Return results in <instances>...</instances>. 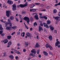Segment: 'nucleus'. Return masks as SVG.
<instances>
[{"label": "nucleus", "mask_w": 60, "mask_h": 60, "mask_svg": "<svg viewBox=\"0 0 60 60\" xmlns=\"http://www.w3.org/2000/svg\"><path fill=\"white\" fill-rule=\"evenodd\" d=\"M8 42V39H7L6 40V41L5 42H4V44H6V43H7Z\"/></svg>", "instance_id": "obj_34"}, {"label": "nucleus", "mask_w": 60, "mask_h": 60, "mask_svg": "<svg viewBox=\"0 0 60 60\" xmlns=\"http://www.w3.org/2000/svg\"><path fill=\"white\" fill-rule=\"evenodd\" d=\"M35 4H33L31 5L30 7V8H33L34 6H35Z\"/></svg>", "instance_id": "obj_25"}, {"label": "nucleus", "mask_w": 60, "mask_h": 60, "mask_svg": "<svg viewBox=\"0 0 60 60\" xmlns=\"http://www.w3.org/2000/svg\"><path fill=\"white\" fill-rule=\"evenodd\" d=\"M4 30V28H2V26L0 25V30Z\"/></svg>", "instance_id": "obj_31"}, {"label": "nucleus", "mask_w": 60, "mask_h": 60, "mask_svg": "<svg viewBox=\"0 0 60 60\" xmlns=\"http://www.w3.org/2000/svg\"><path fill=\"white\" fill-rule=\"evenodd\" d=\"M60 5V2L58 4H55V6H57V5Z\"/></svg>", "instance_id": "obj_30"}, {"label": "nucleus", "mask_w": 60, "mask_h": 60, "mask_svg": "<svg viewBox=\"0 0 60 60\" xmlns=\"http://www.w3.org/2000/svg\"><path fill=\"white\" fill-rule=\"evenodd\" d=\"M5 54H6V53L5 52H4V55H3L2 56L3 57H4V56H7V55H5Z\"/></svg>", "instance_id": "obj_24"}, {"label": "nucleus", "mask_w": 60, "mask_h": 60, "mask_svg": "<svg viewBox=\"0 0 60 60\" xmlns=\"http://www.w3.org/2000/svg\"><path fill=\"white\" fill-rule=\"evenodd\" d=\"M39 31H41V30L42 31H43V29H42V28L40 26H39Z\"/></svg>", "instance_id": "obj_11"}, {"label": "nucleus", "mask_w": 60, "mask_h": 60, "mask_svg": "<svg viewBox=\"0 0 60 60\" xmlns=\"http://www.w3.org/2000/svg\"><path fill=\"white\" fill-rule=\"evenodd\" d=\"M13 8H16V5L15 4H14L12 5Z\"/></svg>", "instance_id": "obj_33"}, {"label": "nucleus", "mask_w": 60, "mask_h": 60, "mask_svg": "<svg viewBox=\"0 0 60 60\" xmlns=\"http://www.w3.org/2000/svg\"><path fill=\"white\" fill-rule=\"evenodd\" d=\"M26 5L22 4H20L19 5V7H20L21 8H24L25 7H26Z\"/></svg>", "instance_id": "obj_9"}, {"label": "nucleus", "mask_w": 60, "mask_h": 60, "mask_svg": "<svg viewBox=\"0 0 60 60\" xmlns=\"http://www.w3.org/2000/svg\"><path fill=\"white\" fill-rule=\"evenodd\" d=\"M8 22H10L11 20H10V19H8Z\"/></svg>", "instance_id": "obj_43"}, {"label": "nucleus", "mask_w": 60, "mask_h": 60, "mask_svg": "<svg viewBox=\"0 0 60 60\" xmlns=\"http://www.w3.org/2000/svg\"><path fill=\"white\" fill-rule=\"evenodd\" d=\"M22 14H24L25 13V11H22Z\"/></svg>", "instance_id": "obj_44"}, {"label": "nucleus", "mask_w": 60, "mask_h": 60, "mask_svg": "<svg viewBox=\"0 0 60 60\" xmlns=\"http://www.w3.org/2000/svg\"><path fill=\"white\" fill-rule=\"evenodd\" d=\"M56 41H57V42L56 43L55 46H58V45L60 44V42H59V41H58V39H56Z\"/></svg>", "instance_id": "obj_3"}, {"label": "nucleus", "mask_w": 60, "mask_h": 60, "mask_svg": "<svg viewBox=\"0 0 60 60\" xmlns=\"http://www.w3.org/2000/svg\"><path fill=\"white\" fill-rule=\"evenodd\" d=\"M48 38H49L50 41H52V36H50Z\"/></svg>", "instance_id": "obj_14"}, {"label": "nucleus", "mask_w": 60, "mask_h": 60, "mask_svg": "<svg viewBox=\"0 0 60 60\" xmlns=\"http://www.w3.org/2000/svg\"><path fill=\"white\" fill-rule=\"evenodd\" d=\"M43 24L41 23L40 24V26H43Z\"/></svg>", "instance_id": "obj_55"}, {"label": "nucleus", "mask_w": 60, "mask_h": 60, "mask_svg": "<svg viewBox=\"0 0 60 60\" xmlns=\"http://www.w3.org/2000/svg\"><path fill=\"white\" fill-rule=\"evenodd\" d=\"M47 25H49L51 23V21H50V20H48L47 22Z\"/></svg>", "instance_id": "obj_18"}, {"label": "nucleus", "mask_w": 60, "mask_h": 60, "mask_svg": "<svg viewBox=\"0 0 60 60\" xmlns=\"http://www.w3.org/2000/svg\"><path fill=\"white\" fill-rule=\"evenodd\" d=\"M33 29V28H31L30 29V31H32V30Z\"/></svg>", "instance_id": "obj_62"}, {"label": "nucleus", "mask_w": 60, "mask_h": 60, "mask_svg": "<svg viewBox=\"0 0 60 60\" xmlns=\"http://www.w3.org/2000/svg\"><path fill=\"white\" fill-rule=\"evenodd\" d=\"M49 27L52 31H53L54 30V28H53V26H52L51 25L49 26Z\"/></svg>", "instance_id": "obj_10"}, {"label": "nucleus", "mask_w": 60, "mask_h": 60, "mask_svg": "<svg viewBox=\"0 0 60 60\" xmlns=\"http://www.w3.org/2000/svg\"><path fill=\"white\" fill-rule=\"evenodd\" d=\"M40 47V45H39V44L38 43H37L35 45V48H38V47Z\"/></svg>", "instance_id": "obj_6"}, {"label": "nucleus", "mask_w": 60, "mask_h": 60, "mask_svg": "<svg viewBox=\"0 0 60 60\" xmlns=\"http://www.w3.org/2000/svg\"><path fill=\"white\" fill-rule=\"evenodd\" d=\"M31 51L32 53H33L34 54H35L36 53L35 51H34V49H33Z\"/></svg>", "instance_id": "obj_15"}, {"label": "nucleus", "mask_w": 60, "mask_h": 60, "mask_svg": "<svg viewBox=\"0 0 60 60\" xmlns=\"http://www.w3.org/2000/svg\"><path fill=\"white\" fill-rule=\"evenodd\" d=\"M0 34H1V35H2V36H3V37H4V34L3 33H1Z\"/></svg>", "instance_id": "obj_45"}, {"label": "nucleus", "mask_w": 60, "mask_h": 60, "mask_svg": "<svg viewBox=\"0 0 60 60\" xmlns=\"http://www.w3.org/2000/svg\"><path fill=\"white\" fill-rule=\"evenodd\" d=\"M59 18H60V17L58 16H56L54 17V19L56 20H58V21H59L60 20Z\"/></svg>", "instance_id": "obj_8"}, {"label": "nucleus", "mask_w": 60, "mask_h": 60, "mask_svg": "<svg viewBox=\"0 0 60 60\" xmlns=\"http://www.w3.org/2000/svg\"><path fill=\"white\" fill-rule=\"evenodd\" d=\"M11 28L10 27H8L7 26L6 27V29L7 30H10V29Z\"/></svg>", "instance_id": "obj_21"}, {"label": "nucleus", "mask_w": 60, "mask_h": 60, "mask_svg": "<svg viewBox=\"0 0 60 60\" xmlns=\"http://www.w3.org/2000/svg\"><path fill=\"white\" fill-rule=\"evenodd\" d=\"M24 19L25 20L27 21V22L28 23V24H29L30 20H29V17L26 16L24 18Z\"/></svg>", "instance_id": "obj_1"}, {"label": "nucleus", "mask_w": 60, "mask_h": 60, "mask_svg": "<svg viewBox=\"0 0 60 60\" xmlns=\"http://www.w3.org/2000/svg\"><path fill=\"white\" fill-rule=\"evenodd\" d=\"M49 45L48 44H46L45 45V47L47 48H49Z\"/></svg>", "instance_id": "obj_27"}, {"label": "nucleus", "mask_w": 60, "mask_h": 60, "mask_svg": "<svg viewBox=\"0 0 60 60\" xmlns=\"http://www.w3.org/2000/svg\"><path fill=\"white\" fill-rule=\"evenodd\" d=\"M54 33H57V31H56V30H54Z\"/></svg>", "instance_id": "obj_56"}, {"label": "nucleus", "mask_w": 60, "mask_h": 60, "mask_svg": "<svg viewBox=\"0 0 60 60\" xmlns=\"http://www.w3.org/2000/svg\"><path fill=\"white\" fill-rule=\"evenodd\" d=\"M10 12V11L9 10L7 11L6 12L7 16L8 18L9 17V15H10L11 14Z\"/></svg>", "instance_id": "obj_2"}, {"label": "nucleus", "mask_w": 60, "mask_h": 60, "mask_svg": "<svg viewBox=\"0 0 60 60\" xmlns=\"http://www.w3.org/2000/svg\"><path fill=\"white\" fill-rule=\"evenodd\" d=\"M15 53H17V54H19L20 53L19 51H17V52H15Z\"/></svg>", "instance_id": "obj_41"}, {"label": "nucleus", "mask_w": 60, "mask_h": 60, "mask_svg": "<svg viewBox=\"0 0 60 60\" xmlns=\"http://www.w3.org/2000/svg\"><path fill=\"white\" fill-rule=\"evenodd\" d=\"M47 24H46V25H44V27H45L46 28H49V26H48V25H47Z\"/></svg>", "instance_id": "obj_26"}, {"label": "nucleus", "mask_w": 60, "mask_h": 60, "mask_svg": "<svg viewBox=\"0 0 60 60\" xmlns=\"http://www.w3.org/2000/svg\"><path fill=\"white\" fill-rule=\"evenodd\" d=\"M8 39V40H10L11 38V36L10 35H8L7 37Z\"/></svg>", "instance_id": "obj_12"}, {"label": "nucleus", "mask_w": 60, "mask_h": 60, "mask_svg": "<svg viewBox=\"0 0 60 60\" xmlns=\"http://www.w3.org/2000/svg\"><path fill=\"white\" fill-rule=\"evenodd\" d=\"M27 43H28V42H27L26 43H25V45L27 46H28V45Z\"/></svg>", "instance_id": "obj_47"}, {"label": "nucleus", "mask_w": 60, "mask_h": 60, "mask_svg": "<svg viewBox=\"0 0 60 60\" xmlns=\"http://www.w3.org/2000/svg\"><path fill=\"white\" fill-rule=\"evenodd\" d=\"M9 57L11 59H13L14 58V57L13 55H10Z\"/></svg>", "instance_id": "obj_19"}, {"label": "nucleus", "mask_w": 60, "mask_h": 60, "mask_svg": "<svg viewBox=\"0 0 60 60\" xmlns=\"http://www.w3.org/2000/svg\"><path fill=\"white\" fill-rule=\"evenodd\" d=\"M33 53H31L29 55L30 56H33Z\"/></svg>", "instance_id": "obj_40"}, {"label": "nucleus", "mask_w": 60, "mask_h": 60, "mask_svg": "<svg viewBox=\"0 0 60 60\" xmlns=\"http://www.w3.org/2000/svg\"><path fill=\"white\" fill-rule=\"evenodd\" d=\"M12 42L11 41H10L8 44V45H11L12 44Z\"/></svg>", "instance_id": "obj_17"}, {"label": "nucleus", "mask_w": 60, "mask_h": 60, "mask_svg": "<svg viewBox=\"0 0 60 60\" xmlns=\"http://www.w3.org/2000/svg\"><path fill=\"white\" fill-rule=\"evenodd\" d=\"M14 52H13V51H11V54H13Z\"/></svg>", "instance_id": "obj_58"}, {"label": "nucleus", "mask_w": 60, "mask_h": 60, "mask_svg": "<svg viewBox=\"0 0 60 60\" xmlns=\"http://www.w3.org/2000/svg\"><path fill=\"white\" fill-rule=\"evenodd\" d=\"M22 34H23V35L22 36V37H25V33L24 32H22Z\"/></svg>", "instance_id": "obj_39"}, {"label": "nucleus", "mask_w": 60, "mask_h": 60, "mask_svg": "<svg viewBox=\"0 0 60 60\" xmlns=\"http://www.w3.org/2000/svg\"><path fill=\"white\" fill-rule=\"evenodd\" d=\"M14 17L12 16H11L10 17V19L11 20H13V19H14Z\"/></svg>", "instance_id": "obj_16"}, {"label": "nucleus", "mask_w": 60, "mask_h": 60, "mask_svg": "<svg viewBox=\"0 0 60 60\" xmlns=\"http://www.w3.org/2000/svg\"><path fill=\"white\" fill-rule=\"evenodd\" d=\"M7 3H8V4H13V2L10 0H8L7 1Z\"/></svg>", "instance_id": "obj_7"}, {"label": "nucleus", "mask_w": 60, "mask_h": 60, "mask_svg": "<svg viewBox=\"0 0 60 60\" xmlns=\"http://www.w3.org/2000/svg\"><path fill=\"white\" fill-rule=\"evenodd\" d=\"M15 19L16 21H19V19H18L16 17H15Z\"/></svg>", "instance_id": "obj_51"}, {"label": "nucleus", "mask_w": 60, "mask_h": 60, "mask_svg": "<svg viewBox=\"0 0 60 60\" xmlns=\"http://www.w3.org/2000/svg\"><path fill=\"white\" fill-rule=\"evenodd\" d=\"M8 24H9V26L10 27H12V23L11 22H8L7 25H8Z\"/></svg>", "instance_id": "obj_13"}, {"label": "nucleus", "mask_w": 60, "mask_h": 60, "mask_svg": "<svg viewBox=\"0 0 60 60\" xmlns=\"http://www.w3.org/2000/svg\"><path fill=\"white\" fill-rule=\"evenodd\" d=\"M36 11V9H32V11L35 12Z\"/></svg>", "instance_id": "obj_35"}, {"label": "nucleus", "mask_w": 60, "mask_h": 60, "mask_svg": "<svg viewBox=\"0 0 60 60\" xmlns=\"http://www.w3.org/2000/svg\"><path fill=\"white\" fill-rule=\"evenodd\" d=\"M26 35L27 36V37H32V34H30V33L28 32L26 33Z\"/></svg>", "instance_id": "obj_4"}, {"label": "nucleus", "mask_w": 60, "mask_h": 60, "mask_svg": "<svg viewBox=\"0 0 60 60\" xmlns=\"http://www.w3.org/2000/svg\"><path fill=\"white\" fill-rule=\"evenodd\" d=\"M49 48H50V49H51V50H52V48L51 46L50 45H49Z\"/></svg>", "instance_id": "obj_38"}, {"label": "nucleus", "mask_w": 60, "mask_h": 60, "mask_svg": "<svg viewBox=\"0 0 60 60\" xmlns=\"http://www.w3.org/2000/svg\"><path fill=\"white\" fill-rule=\"evenodd\" d=\"M2 22L3 23H5L6 25H7V23L6 22V21H4L3 22Z\"/></svg>", "instance_id": "obj_37"}, {"label": "nucleus", "mask_w": 60, "mask_h": 60, "mask_svg": "<svg viewBox=\"0 0 60 60\" xmlns=\"http://www.w3.org/2000/svg\"><path fill=\"white\" fill-rule=\"evenodd\" d=\"M34 18L37 20L39 19V17H38V14H36L34 16Z\"/></svg>", "instance_id": "obj_5"}, {"label": "nucleus", "mask_w": 60, "mask_h": 60, "mask_svg": "<svg viewBox=\"0 0 60 60\" xmlns=\"http://www.w3.org/2000/svg\"><path fill=\"white\" fill-rule=\"evenodd\" d=\"M15 34V32H13V33H12L11 34V35H13V34Z\"/></svg>", "instance_id": "obj_52"}, {"label": "nucleus", "mask_w": 60, "mask_h": 60, "mask_svg": "<svg viewBox=\"0 0 60 60\" xmlns=\"http://www.w3.org/2000/svg\"><path fill=\"white\" fill-rule=\"evenodd\" d=\"M31 59V57H29L28 58V60H29V59Z\"/></svg>", "instance_id": "obj_63"}, {"label": "nucleus", "mask_w": 60, "mask_h": 60, "mask_svg": "<svg viewBox=\"0 0 60 60\" xmlns=\"http://www.w3.org/2000/svg\"><path fill=\"white\" fill-rule=\"evenodd\" d=\"M3 33V30L0 31V34H2Z\"/></svg>", "instance_id": "obj_48"}, {"label": "nucleus", "mask_w": 60, "mask_h": 60, "mask_svg": "<svg viewBox=\"0 0 60 60\" xmlns=\"http://www.w3.org/2000/svg\"><path fill=\"white\" fill-rule=\"evenodd\" d=\"M32 56L33 57H34V56H35V54H34Z\"/></svg>", "instance_id": "obj_60"}, {"label": "nucleus", "mask_w": 60, "mask_h": 60, "mask_svg": "<svg viewBox=\"0 0 60 60\" xmlns=\"http://www.w3.org/2000/svg\"><path fill=\"white\" fill-rule=\"evenodd\" d=\"M24 5H25V7H26V6H27V5H27V2H26V3L25 4H24Z\"/></svg>", "instance_id": "obj_50"}, {"label": "nucleus", "mask_w": 60, "mask_h": 60, "mask_svg": "<svg viewBox=\"0 0 60 60\" xmlns=\"http://www.w3.org/2000/svg\"><path fill=\"white\" fill-rule=\"evenodd\" d=\"M39 15L40 16H42V14H41V13H39Z\"/></svg>", "instance_id": "obj_64"}, {"label": "nucleus", "mask_w": 60, "mask_h": 60, "mask_svg": "<svg viewBox=\"0 0 60 60\" xmlns=\"http://www.w3.org/2000/svg\"><path fill=\"white\" fill-rule=\"evenodd\" d=\"M39 52H40V50H38L37 51V54H39Z\"/></svg>", "instance_id": "obj_46"}, {"label": "nucleus", "mask_w": 60, "mask_h": 60, "mask_svg": "<svg viewBox=\"0 0 60 60\" xmlns=\"http://www.w3.org/2000/svg\"><path fill=\"white\" fill-rule=\"evenodd\" d=\"M38 57H40V58H41V55H39V56H38Z\"/></svg>", "instance_id": "obj_61"}, {"label": "nucleus", "mask_w": 60, "mask_h": 60, "mask_svg": "<svg viewBox=\"0 0 60 60\" xmlns=\"http://www.w3.org/2000/svg\"><path fill=\"white\" fill-rule=\"evenodd\" d=\"M44 54L45 56H47V55H48V53L46 52H44Z\"/></svg>", "instance_id": "obj_23"}, {"label": "nucleus", "mask_w": 60, "mask_h": 60, "mask_svg": "<svg viewBox=\"0 0 60 60\" xmlns=\"http://www.w3.org/2000/svg\"><path fill=\"white\" fill-rule=\"evenodd\" d=\"M42 18H44L45 19L47 20L48 19V17H47V16H43V17H42Z\"/></svg>", "instance_id": "obj_20"}, {"label": "nucleus", "mask_w": 60, "mask_h": 60, "mask_svg": "<svg viewBox=\"0 0 60 60\" xmlns=\"http://www.w3.org/2000/svg\"><path fill=\"white\" fill-rule=\"evenodd\" d=\"M18 58V56H15V59H17Z\"/></svg>", "instance_id": "obj_57"}, {"label": "nucleus", "mask_w": 60, "mask_h": 60, "mask_svg": "<svg viewBox=\"0 0 60 60\" xmlns=\"http://www.w3.org/2000/svg\"><path fill=\"white\" fill-rule=\"evenodd\" d=\"M30 20L31 21H33L34 20H33V18L32 17H31L30 18Z\"/></svg>", "instance_id": "obj_29"}, {"label": "nucleus", "mask_w": 60, "mask_h": 60, "mask_svg": "<svg viewBox=\"0 0 60 60\" xmlns=\"http://www.w3.org/2000/svg\"><path fill=\"white\" fill-rule=\"evenodd\" d=\"M17 27V26H13L11 28L12 29H14L16 28Z\"/></svg>", "instance_id": "obj_32"}, {"label": "nucleus", "mask_w": 60, "mask_h": 60, "mask_svg": "<svg viewBox=\"0 0 60 60\" xmlns=\"http://www.w3.org/2000/svg\"><path fill=\"white\" fill-rule=\"evenodd\" d=\"M20 32L19 31H18V32H17V34H18V35H19V34H20Z\"/></svg>", "instance_id": "obj_42"}, {"label": "nucleus", "mask_w": 60, "mask_h": 60, "mask_svg": "<svg viewBox=\"0 0 60 60\" xmlns=\"http://www.w3.org/2000/svg\"><path fill=\"white\" fill-rule=\"evenodd\" d=\"M12 9L13 11H15L16 10V8H12Z\"/></svg>", "instance_id": "obj_36"}, {"label": "nucleus", "mask_w": 60, "mask_h": 60, "mask_svg": "<svg viewBox=\"0 0 60 60\" xmlns=\"http://www.w3.org/2000/svg\"><path fill=\"white\" fill-rule=\"evenodd\" d=\"M35 4L36 5H38V4H40V3H36Z\"/></svg>", "instance_id": "obj_49"}, {"label": "nucleus", "mask_w": 60, "mask_h": 60, "mask_svg": "<svg viewBox=\"0 0 60 60\" xmlns=\"http://www.w3.org/2000/svg\"><path fill=\"white\" fill-rule=\"evenodd\" d=\"M23 50V52H26V50L25 49H24Z\"/></svg>", "instance_id": "obj_59"}, {"label": "nucleus", "mask_w": 60, "mask_h": 60, "mask_svg": "<svg viewBox=\"0 0 60 60\" xmlns=\"http://www.w3.org/2000/svg\"><path fill=\"white\" fill-rule=\"evenodd\" d=\"M34 26H36L37 25V24L36 23V22L34 23Z\"/></svg>", "instance_id": "obj_28"}, {"label": "nucleus", "mask_w": 60, "mask_h": 60, "mask_svg": "<svg viewBox=\"0 0 60 60\" xmlns=\"http://www.w3.org/2000/svg\"><path fill=\"white\" fill-rule=\"evenodd\" d=\"M40 7H43V4H41L40 5Z\"/></svg>", "instance_id": "obj_54"}, {"label": "nucleus", "mask_w": 60, "mask_h": 60, "mask_svg": "<svg viewBox=\"0 0 60 60\" xmlns=\"http://www.w3.org/2000/svg\"><path fill=\"white\" fill-rule=\"evenodd\" d=\"M25 26V27H26V28L27 29H28V27H27V26L26 25V26Z\"/></svg>", "instance_id": "obj_53"}, {"label": "nucleus", "mask_w": 60, "mask_h": 60, "mask_svg": "<svg viewBox=\"0 0 60 60\" xmlns=\"http://www.w3.org/2000/svg\"><path fill=\"white\" fill-rule=\"evenodd\" d=\"M57 12V10L56 9H54L53 10V13L54 14L56 13Z\"/></svg>", "instance_id": "obj_22"}]
</instances>
